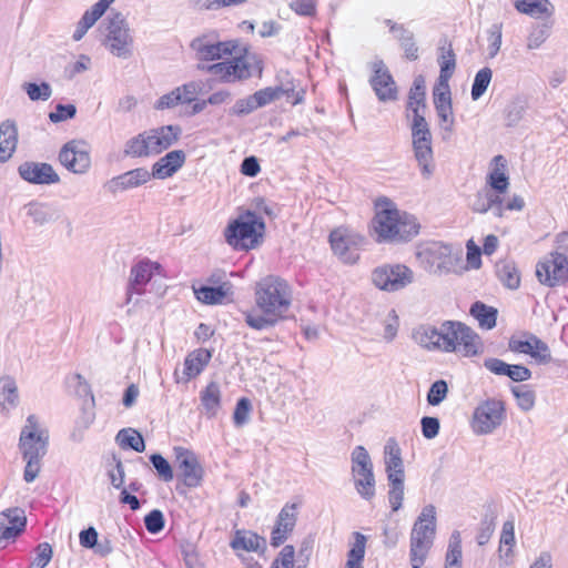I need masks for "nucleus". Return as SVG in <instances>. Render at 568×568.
I'll return each instance as SVG.
<instances>
[{"instance_id": "f257e3e1", "label": "nucleus", "mask_w": 568, "mask_h": 568, "mask_svg": "<svg viewBox=\"0 0 568 568\" xmlns=\"http://www.w3.org/2000/svg\"><path fill=\"white\" fill-rule=\"evenodd\" d=\"M255 308L244 311V322L256 331L274 327L285 318L292 303V291L287 282L268 275L256 283Z\"/></svg>"}, {"instance_id": "f03ea898", "label": "nucleus", "mask_w": 568, "mask_h": 568, "mask_svg": "<svg viewBox=\"0 0 568 568\" xmlns=\"http://www.w3.org/2000/svg\"><path fill=\"white\" fill-rule=\"evenodd\" d=\"M375 207L372 229L378 243L409 242L418 235L420 224L416 216L398 210L389 199H378Z\"/></svg>"}, {"instance_id": "7ed1b4c3", "label": "nucleus", "mask_w": 568, "mask_h": 568, "mask_svg": "<svg viewBox=\"0 0 568 568\" xmlns=\"http://www.w3.org/2000/svg\"><path fill=\"white\" fill-rule=\"evenodd\" d=\"M182 134L179 125H163L144 131L125 142L124 154L131 158H145L159 154L172 146Z\"/></svg>"}, {"instance_id": "20e7f679", "label": "nucleus", "mask_w": 568, "mask_h": 568, "mask_svg": "<svg viewBox=\"0 0 568 568\" xmlns=\"http://www.w3.org/2000/svg\"><path fill=\"white\" fill-rule=\"evenodd\" d=\"M265 231V222L255 212L246 211L231 221L224 231L226 243L235 250L256 247Z\"/></svg>"}, {"instance_id": "39448f33", "label": "nucleus", "mask_w": 568, "mask_h": 568, "mask_svg": "<svg viewBox=\"0 0 568 568\" xmlns=\"http://www.w3.org/2000/svg\"><path fill=\"white\" fill-rule=\"evenodd\" d=\"M436 532V509L427 505L422 509L410 532L409 559L413 568H420L433 546Z\"/></svg>"}, {"instance_id": "423d86ee", "label": "nucleus", "mask_w": 568, "mask_h": 568, "mask_svg": "<svg viewBox=\"0 0 568 568\" xmlns=\"http://www.w3.org/2000/svg\"><path fill=\"white\" fill-rule=\"evenodd\" d=\"M197 69L217 77L223 82H234L246 80L253 74L261 75L263 65L261 59L255 53L245 51L244 54L226 61L207 65L199 64Z\"/></svg>"}, {"instance_id": "0eeeda50", "label": "nucleus", "mask_w": 568, "mask_h": 568, "mask_svg": "<svg viewBox=\"0 0 568 568\" xmlns=\"http://www.w3.org/2000/svg\"><path fill=\"white\" fill-rule=\"evenodd\" d=\"M410 119L412 145L414 156L420 166L422 174L428 179L434 172L433 136L428 122L423 113L414 110V114L407 113Z\"/></svg>"}, {"instance_id": "6e6552de", "label": "nucleus", "mask_w": 568, "mask_h": 568, "mask_svg": "<svg viewBox=\"0 0 568 568\" xmlns=\"http://www.w3.org/2000/svg\"><path fill=\"white\" fill-rule=\"evenodd\" d=\"M444 353H456L464 357H474L483 353L480 336L465 323L444 321Z\"/></svg>"}, {"instance_id": "1a4fd4ad", "label": "nucleus", "mask_w": 568, "mask_h": 568, "mask_svg": "<svg viewBox=\"0 0 568 568\" xmlns=\"http://www.w3.org/2000/svg\"><path fill=\"white\" fill-rule=\"evenodd\" d=\"M352 475L358 495L371 500L375 496V476L371 456L364 446H356L351 454Z\"/></svg>"}, {"instance_id": "9d476101", "label": "nucleus", "mask_w": 568, "mask_h": 568, "mask_svg": "<svg viewBox=\"0 0 568 568\" xmlns=\"http://www.w3.org/2000/svg\"><path fill=\"white\" fill-rule=\"evenodd\" d=\"M49 432L42 428L36 415H29L19 438L22 457L42 459L48 452Z\"/></svg>"}, {"instance_id": "9b49d317", "label": "nucleus", "mask_w": 568, "mask_h": 568, "mask_svg": "<svg viewBox=\"0 0 568 568\" xmlns=\"http://www.w3.org/2000/svg\"><path fill=\"white\" fill-rule=\"evenodd\" d=\"M371 280L381 291L397 292L413 282L414 273L404 264H383L372 271Z\"/></svg>"}, {"instance_id": "f8f14e48", "label": "nucleus", "mask_w": 568, "mask_h": 568, "mask_svg": "<svg viewBox=\"0 0 568 568\" xmlns=\"http://www.w3.org/2000/svg\"><path fill=\"white\" fill-rule=\"evenodd\" d=\"M106 47L114 55L126 59L131 55L132 37L121 12H112L106 19Z\"/></svg>"}, {"instance_id": "ddd939ff", "label": "nucleus", "mask_w": 568, "mask_h": 568, "mask_svg": "<svg viewBox=\"0 0 568 568\" xmlns=\"http://www.w3.org/2000/svg\"><path fill=\"white\" fill-rule=\"evenodd\" d=\"M173 453L175 456L178 478L187 488L200 487L203 481L204 469L197 455L181 446L174 447Z\"/></svg>"}, {"instance_id": "4468645a", "label": "nucleus", "mask_w": 568, "mask_h": 568, "mask_svg": "<svg viewBox=\"0 0 568 568\" xmlns=\"http://www.w3.org/2000/svg\"><path fill=\"white\" fill-rule=\"evenodd\" d=\"M364 242L365 239L362 235L346 227H337L329 234V244L334 254L346 264H353L359 258L358 250Z\"/></svg>"}, {"instance_id": "2eb2a0df", "label": "nucleus", "mask_w": 568, "mask_h": 568, "mask_svg": "<svg viewBox=\"0 0 568 568\" xmlns=\"http://www.w3.org/2000/svg\"><path fill=\"white\" fill-rule=\"evenodd\" d=\"M504 405L497 399H487L474 412L473 429L476 434H489L496 429L504 418Z\"/></svg>"}, {"instance_id": "dca6fc26", "label": "nucleus", "mask_w": 568, "mask_h": 568, "mask_svg": "<svg viewBox=\"0 0 568 568\" xmlns=\"http://www.w3.org/2000/svg\"><path fill=\"white\" fill-rule=\"evenodd\" d=\"M539 282L555 286L568 280V258L562 253H551L549 258L539 262L536 267Z\"/></svg>"}, {"instance_id": "f3484780", "label": "nucleus", "mask_w": 568, "mask_h": 568, "mask_svg": "<svg viewBox=\"0 0 568 568\" xmlns=\"http://www.w3.org/2000/svg\"><path fill=\"white\" fill-rule=\"evenodd\" d=\"M199 61H213L231 55L236 45L232 41H215L213 36L203 34L194 38L190 43Z\"/></svg>"}, {"instance_id": "a211bd4d", "label": "nucleus", "mask_w": 568, "mask_h": 568, "mask_svg": "<svg viewBox=\"0 0 568 568\" xmlns=\"http://www.w3.org/2000/svg\"><path fill=\"white\" fill-rule=\"evenodd\" d=\"M373 75L369 84L381 102H393L398 98L397 85L383 60L372 63Z\"/></svg>"}, {"instance_id": "6ab92c4d", "label": "nucleus", "mask_w": 568, "mask_h": 568, "mask_svg": "<svg viewBox=\"0 0 568 568\" xmlns=\"http://www.w3.org/2000/svg\"><path fill=\"white\" fill-rule=\"evenodd\" d=\"M59 161L65 169L75 174L85 173L91 165L85 144L75 140L63 145L59 153Z\"/></svg>"}, {"instance_id": "aec40b11", "label": "nucleus", "mask_w": 568, "mask_h": 568, "mask_svg": "<svg viewBox=\"0 0 568 568\" xmlns=\"http://www.w3.org/2000/svg\"><path fill=\"white\" fill-rule=\"evenodd\" d=\"M303 91H296L291 79L282 81L278 85L267 87L253 93L257 108L265 106L271 102L286 97L293 105L303 101Z\"/></svg>"}, {"instance_id": "412c9836", "label": "nucleus", "mask_w": 568, "mask_h": 568, "mask_svg": "<svg viewBox=\"0 0 568 568\" xmlns=\"http://www.w3.org/2000/svg\"><path fill=\"white\" fill-rule=\"evenodd\" d=\"M508 347L514 353L526 354L538 364H547L551 361L548 345L534 334H526V339L511 337Z\"/></svg>"}, {"instance_id": "4be33fe9", "label": "nucleus", "mask_w": 568, "mask_h": 568, "mask_svg": "<svg viewBox=\"0 0 568 568\" xmlns=\"http://www.w3.org/2000/svg\"><path fill=\"white\" fill-rule=\"evenodd\" d=\"M22 180L31 184L50 185L60 182L53 166L45 162L26 161L18 166Z\"/></svg>"}, {"instance_id": "5701e85b", "label": "nucleus", "mask_w": 568, "mask_h": 568, "mask_svg": "<svg viewBox=\"0 0 568 568\" xmlns=\"http://www.w3.org/2000/svg\"><path fill=\"white\" fill-rule=\"evenodd\" d=\"M159 267L160 265L158 263H152L148 260L141 261L132 266L126 287V303L132 301L134 294L142 295L145 292L144 287Z\"/></svg>"}, {"instance_id": "b1692460", "label": "nucleus", "mask_w": 568, "mask_h": 568, "mask_svg": "<svg viewBox=\"0 0 568 568\" xmlns=\"http://www.w3.org/2000/svg\"><path fill=\"white\" fill-rule=\"evenodd\" d=\"M297 521V505L285 504L277 515L271 532V545L278 547L286 541Z\"/></svg>"}, {"instance_id": "393cba45", "label": "nucleus", "mask_w": 568, "mask_h": 568, "mask_svg": "<svg viewBox=\"0 0 568 568\" xmlns=\"http://www.w3.org/2000/svg\"><path fill=\"white\" fill-rule=\"evenodd\" d=\"M446 333L444 331V322L439 327L433 325H419L412 332V338L416 344L428 351L444 352V338Z\"/></svg>"}, {"instance_id": "a878e982", "label": "nucleus", "mask_w": 568, "mask_h": 568, "mask_svg": "<svg viewBox=\"0 0 568 568\" xmlns=\"http://www.w3.org/2000/svg\"><path fill=\"white\" fill-rule=\"evenodd\" d=\"M230 547L239 552L240 550L264 555L267 549L265 537L247 529H236L230 541Z\"/></svg>"}, {"instance_id": "bb28decb", "label": "nucleus", "mask_w": 568, "mask_h": 568, "mask_svg": "<svg viewBox=\"0 0 568 568\" xmlns=\"http://www.w3.org/2000/svg\"><path fill=\"white\" fill-rule=\"evenodd\" d=\"M427 262L430 264V272L443 274L452 271L454 261L452 256V246L443 243H433L424 251Z\"/></svg>"}, {"instance_id": "cd10ccee", "label": "nucleus", "mask_w": 568, "mask_h": 568, "mask_svg": "<svg viewBox=\"0 0 568 568\" xmlns=\"http://www.w3.org/2000/svg\"><path fill=\"white\" fill-rule=\"evenodd\" d=\"M27 518L20 508L0 513V540L16 539L26 528Z\"/></svg>"}, {"instance_id": "c85d7f7f", "label": "nucleus", "mask_w": 568, "mask_h": 568, "mask_svg": "<svg viewBox=\"0 0 568 568\" xmlns=\"http://www.w3.org/2000/svg\"><path fill=\"white\" fill-rule=\"evenodd\" d=\"M151 173L145 168H136L112 178L106 187L111 193L134 189L148 183L151 180Z\"/></svg>"}, {"instance_id": "c756f323", "label": "nucleus", "mask_w": 568, "mask_h": 568, "mask_svg": "<svg viewBox=\"0 0 568 568\" xmlns=\"http://www.w3.org/2000/svg\"><path fill=\"white\" fill-rule=\"evenodd\" d=\"M186 155L182 150H173L152 165L151 178L164 180L176 173L185 163Z\"/></svg>"}, {"instance_id": "7c9ffc66", "label": "nucleus", "mask_w": 568, "mask_h": 568, "mask_svg": "<svg viewBox=\"0 0 568 568\" xmlns=\"http://www.w3.org/2000/svg\"><path fill=\"white\" fill-rule=\"evenodd\" d=\"M196 298L206 305H219L231 301L233 297V284L231 282L221 283L217 286L202 285L194 287Z\"/></svg>"}, {"instance_id": "2f4dec72", "label": "nucleus", "mask_w": 568, "mask_h": 568, "mask_svg": "<svg viewBox=\"0 0 568 568\" xmlns=\"http://www.w3.org/2000/svg\"><path fill=\"white\" fill-rule=\"evenodd\" d=\"M470 207L476 213L484 214L490 211L496 217H501L504 200L491 190L483 189L475 194Z\"/></svg>"}, {"instance_id": "473e14b6", "label": "nucleus", "mask_w": 568, "mask_h": 568, "mask_svg": "<svg viewBox=\"0 0 568 568\" xmlns=\"http://www.w3.org/2000/svg\"><path fill=\"white\" fill-rule=\"evenodd\" d=\"M18 143V129L14 122L7 120L0 124V162H7Z\"/></svg>"}, {"instance_id": "72a5a7b5", "label": "nucleus", "mask_w": 568, "mask_h": 568, "mask_svg": "<svg viewBox=\"0 0 568 568\" xmlns=\"http://www.w3.org/2000/svg\"><path fill=\"white\" fill-rule=\"evenodd\" d=\"M390 31L395 33L396 39L399 41L402 49L405 52L406 59L415 61L418 59V47L415 43V37L412 31L406 29L403 24H397L392 20H386Z\"/></svg>"}, {"instance_id": "f704fd0d", "label": "nucleus", "mask_w": 568, "mask_h": 568, "mask_svg": "<svg viewBox=\"0 0 568 568\" xmlns=\"http://www.w3.org/2000/svg\"><path fill=\"white\" fill-rule=\"evenodd\" d=\"M24 210L33 223L40 226L59 219L58 210L48 203L31 201L24 205Z\"/></svg>"}, {"instance_id": "c9c22d12", "label": "nucleus", "mask_w": 568, "mask_h": 568, "mask_svg": "<svg viewBox=\"0 0 568 568\" xmlns=\"http://www.w3.org/2000/svg\"><path fill=\"white\" fill-rule=\"evenodd\" d=\"M496 275L501 284L509 290H517L520 285V273L511 260H500L495 266Z\"/></svg>"}, {"instance_id": "e433bc0d", "label": "nucleus", "mask_w": 568, "mask_h": 568, "mask_svg": "<svg viewBox=\"0 0 568 568\" xmlns=\"http://www.w3.org/2000/svg\"><path fill=\"white\" fill-rule=\"evenodd\" d=\"M515 8L520 13L536 19L550 17L554 13V6L549 0H516Z\"/></svg>"}, {"instance_id": "4c0bfd02", "label": "nucleus", "mask_w": 568, "mask_h": 568, "mask_svg": "<svg viewBox=\"0 0 568 568\" xmlns=\"http://www.w3.org/2000/svg\"><path fill=\"white\" fill-rule=\"evenodd\" d=\"M211 352L199 348L189 354L184 361V374L187 379L197 376L211 359Z\"/></svg>"}, {"instance_id": "58836bf2", "label": "nucleus", "mask_w": 568, "mask_h": 568, "mask_svg": "<svg viewBox=\"0 0 568 568\" xmlns=\"http://www.w3.org/2000/svg\"><path fill=\"white\" fill-rule=\"evenodd\" d=\"M201 403L209 418L215 417L221 406V390L217 383H210L201 392Z\"/></svg>"}, {"instance_id": "ea45409f", "label": "nucleus", "mask_w": 568, "mask_h": 568, "mask_svg": "<svg viewBox=\"0 0 568 568\" xmlns=\"http://www.w3.org/2000/svg\"><path fill=\"white\" fill-rule=\"evenodd\" d=\"M425 80L422 75H418L414 79L413 85L409 90L408 101H407V111L414 114V110H418V113H423L425 115L426 102H425Z\"/></svg>"}, {"instance_id": "a19ab883", "label": "nucleus", "mask_w": 568, "mask_h": 568, "mask_svg": "<svg viewBox=\"0 0 568 568\" xmlns=\"http://www.w3.org/2000/svg\"><path fill=\"white\" fill-rule=\"evenodd\" d=\"M469 313L478 321V324L481 328L491 329L496 326V308L477 301L470 306Z\"/></svg>"}, {"instance_id": "79ce46f5", "label": "nucleus", "mask_w": 568, "mask_h": 568, "mask_svg": "<svg viewBox=\"0 0 568 568\" xmlns=\"http://www.w3.org/2000/svg\"><path fill=\"white\" fill-rule=\"evenodd\" d=\"M354 542L347 552V561L345 568H364L363 560L365 556L366 537L355 531L353 534Z\"/></svg>"}, {"instance_id": "37998d69", "label": "nucleus", "mask_w": 568, "mask_h": 568, "mask_svg": "<svg viewBox=\"0 0 568 568\" xmlns=\"http://www.w3.org/2000/svg\"><path fill=\"white\" fill-rule=\"evenodd\" d=\"M115 440L123 448H130L138 453L145 450V442L142 435L133 428H123L116 434Z\"/></svg>"}, {"instance_id": "c03bdc74", "label": "nucleus", "mask_w": 568, "mask_h": 568, "mask_svg": "<svg viewBox=\"0 0 568 568\" xmlns=\"http://www.w3.org/2000/svg\"><path fill=\"white\" fill-rule=\"evenodd\" d=\"M385 471L404 468L402 450L394 438H389L384 446Z\"/></svg>"}, {"instance_id": "a18cd8bd", "label": "nucleus", "mask_w": 568, "mask_h": 568, "mask_svg": "<svg viewBox=\"0 0 568 568\" xmlns=\"http://www.w3.org/2000/svg\"><path fill=\"white\" fill-rule=\"evenodd\" d=\"M445 568H462V539L459 531H454L449 538Z\"/></svg>"}, {"instance_id": "49530a36", "label": "nucleus", "mask_w": 568, "mask_h": 568, "mask_svg": "<svg viewBox=\"0 0 568 568\" xmlns=\"http://www.w3.org/2000/svg\"><path fill=\"white\" fill-rule=\"evenodd\" d=\"M526 102L520 99L516 98L513 101H510L504 111L505 122L506 126L513 128L516 126L520 120L523 119L525 112H526Z\"/></svg>"}, {"instance_id": "de8ad7c7", "label": "nucleus", "mask_w": 568, "mask_h": 568, "mask_svg": "<svg viewBox=\"0 0 568 568\" xmlns=\"http://www.w3.org/2000/svg\"><path fill=\"white\" fill-rule=\"evenodd\" d=\"M515 524L514 520H507L503 525L500 540H499V554L500 557H509L513 554V547L515 546Z\"/></svg>"}, {"instance_id": "09e8293b", "label": "nucleus", "mask_w": 568, "mask_h": 568, "mask_svg": "<svg viewBox=\"0 0 568 568\" xmlns=\"http://www.w3.org/2000/svg\"><path fill=\"white\" fill-rule=\"evenodd\" d=\"M247 0H191V7L196 11H216L222 8L236 7Z\"/></svg>"}, {"instance_id": "8fccbe9b", "label": "nucleus", "mask_w": 568, "mask_h": 568, "mask_svg": "<svg viewBox=\"0 0 568 568\" xmlns=\"http://www.w3.org/2000/svg\"><path fill=\"white\" fill-rule=\"evenodd\" d=\"M491 78H493V71L488 67L480 69L476 73V75L474 78L473 85H471V99L474 101H477L478 99H480L484 95V93L486 92V90L491 81Z\"/></svg>"}, {"instance_id": "3c124183", "label": "nucleus", "mask_w": 568, "mask_h": 568, "mask_svg": "<svg viewBox=\"0 0 568 568\" xmlns=\"http://www.w3.org/2000/svg\"><path fill=\"white\" fill-rule=\"evenodd\" d=\"M150 463L156 471V475L164 483H170L174 478V471L171 464L159 453H154L149 457Z\"/></svg>"}, {"instance_id": "603ef678", "label": "nucleus", "mask_w": 568, "mask_h": 568, "mask_svg": "<svg viewBox=\"0 0 568 568\" xmlns=\"http://www.w3.org/2000/svg\"><path fill=\"white\" fill-rule=\"evenodd\" d=\"M102 17V14L97 11L93 7L90 10H87L80 21L77 24V28L73 32V40L80 41L88 30Z\"/></svg>"}, {"instance_id": "864d4df0", "label": "nucleus", "mask_w": 568, "mask_h": 568, "mask_svg": "<svg viewBox=\"0 0 568 568\" xmlns=\"http://www.w3.org/2000/svg\"><path fill=\"white\" fill-rule=\"evenodd\" d=\"M487 183L489 185V187H486L487 190H491L494 193L501 196V194L506 193L508 190L509 179L500 168H496L489 173Z\"/></svg>"}, {"instance_id": "5fc2aeb1", "label": "nucleus", "mask_w": 568, "mask_h": 568, "mask_svg": "<svg viewBox=\"0 0 568 568\" xmlns=\"http://www.w3.org/2000/svg\"><path fill=\"white\" fill-rule=\"evenodd\" d=\"M23 89L31 101H47L52 95V88L48 82H28L23 84Z\"/></svg>"}, {"instance_id": "6e6d98bb", "label": "nucleus", "mask_w": 568, "mask_h": 568, "mask_svg": "<svg viewBox=\"0 0 568 568\" xmlns=\"http://www.w3.org/2000/svg\"><path fill=\"white\" fill-rule=\"evenodd\" d=\"M511 393L523 410L528 412L534 407L535 393L527 385L514 386L511 387Z\"/></svg>"}, {"instance_id": "4d7b16f0", "label": "nucleus", "mask_w": 568, "mask_h": 568, "mask_svg": "<svg viewBox=\"0 0 568 568\" xmlns=\"http://www.w3.org/2000/svg\"><path fill=\"white\" fill-rule=\"evenodd\" d=\"M503 23H493L487 30L489 57L494 58L500 50L503 38Z\"/></svg>"}, {"instance_id": "13d9d810", "label": "nucleus", "mask_w": 568, "mask_h": 568, "mask_svg": "<svg viewBox=\"0 0 568 568\" xmlns=\"http://www.w3.org/2000/svg\"><path fill=\"white\" fill-rule=\"evenodd\" d=\"M436 113L440 120V128L444 131L443 139H449L453 126H454V115H453V106L452 105H443L435 106Z\"/></svg>"}, {"instance_id": "bf43d9fd", "label": "nucleus", "mask_w": 568, "mask_h": 568, "mask_svg": "<svg viewBox=\"0 0 568 568\" xmlns=\"http://www.w3.org/2000/svg\"><path fill=\"white\" fill-rule=\"evenodd\" d=\"M36 557L29 568H44L52 559L53 550L49 542H41L36 549Z\"/></svg>"}, {"instance_id": "052dcab7", "label": "nucleus", "mask_w": 568, "mask_h": 568, "mask_svg": "<svg viewBox=\"0 0 568 568\" xmlns=\"http://www.w3.org/2000/svg\"><path fill=\"white\" fill-rule=\"evenodd\" d=\"M448 392V385L446 381L439 379L432 384L428 394H427V402L432 406L439 405L447 395Z\"/></svg>"}, {"instance_id": "680f3d73", "label": "nucleus", "mask_w": 568, "mask_h": 568, "mask_svg": "<svg viewBox=\"0 0 568 568\" xmlns=\"http://www.w3.org/2000/svg\"><path fill=\"white\" fill-rule=\"evenodd\" d=\"M252 410V404L248 398L242 397L237 400L234 414H233V420L235 426H243L246 424L250 419V413Z\"/></svg>"}, {"instance_id": "e2e57ef3", "label": "nucleus", "mask_w": 568, "mask_h": 568, "mask_svg": "<svg viewBox=\"0 0 568 568\" xmlns=\"http://www.w3.org/2000/svg\"><path fill=\"white\" fill-rule=\"evenodd\" d=\"M295 548L286 545L282 548L278 556L273 560L270 568H294Z\"/></svg>"}, {"instance_id": "0e129e2a", "label": "nucleus", "mask_w": 568, "mask_h": 568, "mask_svg": "<svg viewBox=\"0 0 568 568\" xmlns=\"http://www.w3.org/2000/svg\"><path fill=\"white\" fill-rule=\"evenodd\" d=\"M77 114V108L74 104H57L54 111L49 113V119L53 123H59L73 119Z\"/></svg>"}, {"instance_id": "69168bd1", "label": "nucleus", "mask_w": 568, "mask_h": 568, "mask_svg": "<svg viewBox=\"0 0 568 568\" xmlns=\"http://www.w3.org/2000/svg\"><path fill=\"white\" fill-rule=\"evenodd\" d=\"M164 516L159 509L151 510L144 517V526L150 534H158L164 528Z\"/></svg>"}, {"instance_id": "338daca9", "label": "nucleus", "mask_w": 568, "mask_h": 568, "mask_svg": "<svg viewBox=\"0 0 568 568\" xmlns=\"http://www.w3.org/2000/svg\"><path fill=\"white\" fill-rule=\"evenodd\" d=\"M256 109H258V108L255 102L254 95L252 94V95H248L247 98L237 100L234 103L233 108L230 110V113L234 114V115L242 116V115H246V114L253 112Z\"/></svg>"}, {"instance_id": "774afa93", "label": "nucleus", "mask_w": 568, "mask_h": 568, "mask_svg": "<svg viewBox=\"0 0 568 568\" xmlns=\"http://www.w3.org/2000/svg\"><path fill=\"white\" fill-rule=\"evenodd\" d=\"M435 106L452 105L450 90L447 82L439 81L433 91Z\"/></svg>"}]
</instances>
